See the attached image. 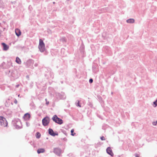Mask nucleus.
Returning a JSON list of instances; mask_svg holds the SVG:
<instances>
[{"instance_id":"obj_43","label":"nucleus","mask_w":157,"mask_h":157,"mask_svg":"<svg viewBox=\"0 0 157 157\" xmlns=\"http://www.w3.org/2000/svg\"><path fill=\"white\" fill-rule=\"evenodd\" d=\"M26 78L28 79V80H29V75H27L26 76Z\"/></svg>"},{"instance_id":"obj_47","label":"nucleus","mask_w":157,"mask_h":157,"mask_svg":"<svg viewBox=\"0 0 157 157\" xmlns=\"http://www.w3.org/2000/svg\"><path fill=\"white\" fill-rule=\"evenodd\" d=\"M16 1L13 2H11V3L12 4H15L16 3Z\"/></svg>"},{"instance_id":"obj_61","label":"nucleus","mask_w":157,"mask_h":157,"mask_svg":"<svg viewBox=\"0 0 157 157\" xmlns=\"http://www.w3.org/2000/svg\"><path fill=\"white\" fill-rule=\"evenodd\" d=\"M46 139L47 140H48V137H47V138H46Z\"/></svg>"},{"instance_id":"obj_30","label":"nucleus","mask_w":157,"mask_h":157,"mask_svg":"<svg viewBox=\"0 0 157 157\" xmlns=\"http://www.w3.org/2000/svg\"><path fill=\"white\" fill-rule=\"evenodd\" d=\"M6 63L4 62H3L0 65V67L3 69H4V68L3 67V66Z\"/></svg>"},{"instance_id":"obj_59","label":"nucleus","mask_w":157,"mask_h":157,"mask_svg":"<svg viewBox=\"0 0 157 157\" xmlns=\"http://www.w3.org/2000/svg\"><path fill=\"white\" fill-rule=\"evenodd\" d=\"M38 126H40V124H38Z\"/></svg>"},{"instance_id":"obj_26","label":"nucleus","mask_w":157,"mask_h":157,"mask_svg":"<svg viewBox=\"0 0 157 157\" xmlns=\"http://www.w3.org/2000/svg\"><path fill=\"white\" fill-rule=\"evenodd\" d=\"M30 105L31 106H32L33 107V108L35 109L36 108V106H35V105L33 103V101H32L30 104Z\"/></svg>"},{"instance_id":"obj_39","label":"nucleus","mask_w":157,"mask_h":157,"mask_svg":"<svg viewBox=\"0 0 157 157\" xmlns=\"http://www.w3.org/2000/svg\"><path fill=\"white\" fill-rule=\"evenodd\" d=\"M26 124L27 127H29L30 125V124L28 122H26Z\"/></svg>"},{"instance_id":"obj_63","label":"nucleus","mask_w":157,"mask_h":157,"mask_svg":"<svg viewBox=\"0 0 157 157\" xmlns=\"http://www.w3.org/2000/svg\"><path fill=\"white\" fill-rule=\"evenodd\" d=\"M10 70H9V73H10Z\"/></svg>"},{"instance_id":"obj_35","label":"nucleus","mask_w":157,"mask_h":157,"mask_svg":"<svg viewBox=\"0 0 157 157\" xmlns=\"http://www.w3.org/2000/svg\"><path fill=\"white\" fill-rule=\"evenodd\" d=\"M152 124L154 126H156L157 125V120L155 121H153L152 123Z\"/></svg>"},{"instance_id":"obj_60","label":"nucleus","mask_w":157,"mask_h":157,"mask_svg":"<svg viewBox=\"0 0 157 157\" xmlns=\"http://www.w3.org/2000/svg\"><path fill=\"white\" fill-rule=\"evenodd\" d=\"M3 28V29L4 31V29H6L5 28H3H3Z\"/></svg>"},{"instance_id":"obj_2","label":"nucleus","mask_w":157,"mask_h":157,"mask_svg":"<svg viewBox=\"0 0 157 157\" xmlns=\"http://www.w3.org/2000/svg\"><path fill=\"white\" fill-rule=\"evenodd\" d=\"M52 119L53 121L60 125L63 124V120L58 117L56 114L54 115L53 116Z\"/></svg>"},{"instance_id":"obj_53","label":"nucleus","mask_w":157,"mask_h":157,"mask_svg":"<svg viewBox=\"0 0 157 157\" xmlns=\"http://www.w3.org/2000/svg\"><path fill=\"white\" fill-rule=\"evenodd\" d=\"M63 50H64V48H61V50L62 51Z\"/></svg>"},{"instance_id":"obj_19","label":"nucleus","mask_w":157,"mask_h":157,"mask_svg":"<svg viewBox=\"0 0 157 157\" xmlns=\"http://www.w3.org/2000/svg\"><path fill=\"white\" fill-rule=\"evenodd\" d=\"M97 96L98 98V100L101 104L104 103V101L103 100L102 98L100 95H98Z\"/></svg>"},{"instance_id":"obj_36","label":"nucleus","mask_w":157,"mask_h":157,"mask_svg":"<svg viewBox=\"0 0 157 157\" xmlns=\"http://www.w3.org/2000/svg\"><path fill=\"white\" fill-rule=\"evenodd\" d=\"M100 139L101 140H105V138L103 136H101L100 137Z\"/></svg>"},{"instance_id":"obj_8","label":"nucleus","mask_w":157,"mask_h":157,"mask_svg":"<svg viewBox=\"0 0 157 157\" xmlns=\"http://www.w3.org/2000/svg\"><path fill=\"white\" fill-rule=\"evenodd\" d=\"M44 76L47 79L53 78V73L50 70H47L46 71H45Z\"/></svg>"},{"instance_id":"obj_5","label":"nucleus","mask_w":157,"mask_h":157,"mask_svg":"<svg viewBox=\"0 0 157 157\" xmlns=\"http://www.w3.org/2000/svg\"><path fill=\"white\" fill-rule=\"evenodd\" d=\"M79 50L82 57V58L85 57L86 56V52L85 50V46L83 42H82V43L80 45Z\"/></svg>"},{"instance_id":"obj_32","label":"nucleus","mask_w":157,"mask_h":157,"mask_svg":"<svg viewBox=\"0 0 157 157\" xmlns=\"http://www.w3.org/2000/svg\"><path fill=\"white\" fill-rule=\"evenodd\" d=\"M93 82V79L92 78H90L89 80V82L90 84H92Z\"/></svg>"},{"instance_id":"obj_25","label":"nucleus","mask_w":157,"mask_h":157,"mask_svg":"<svg viewBox=\"0 0 157 157\" xmlns=\"http://www.w3.org/2000/svg\"><path fill=\"white\" fill-rule=\"evenodd\" d=\"M74 129L73 128L71 131V135L72 136H74L76 133L74 132Z\"/></svg>"},{"instance_id":"obj_3","label":"nucleus","mask_w":157,"mask_h":157,"mask_svg":"<svg viewBox=\"0 0 157 157\" xmlns=\"http://www.w3.org/2000/svg\"><path fill=\"white\" fill-rule=\"evenodd\" d=\"M38 48L40 51L42 52L45 50V44L43 40L41 39H39V43L38 46Z\"/></svg>"},{"instance_id":"obj_10","label":"nucleus","mask_w":157,"mask_h":157,"mask_svg":"<svg viewBox=\"0 0 157 157\" xmlns=\"http://www.w3.org/2000/svg\"><path fill=\"white\" fill-rule=\"evenodd\" d=\"M48 133L49 135L53 137L58 136L59 134L57 131L54 132L53 130L51 128H49L48 129Z\"/></svg>"},{"instance_id":"obj_31","label":"nucleus","mask_w":157,"mask_h":157,"mask_svg":"<svg viewBox=\"0 0 157 157\" xmlns=\"http://www.w3.org/2000/svg\"><path fill=\"white\" fill-rule=\"evenodd\" d=\"M88 105L89 106H90L91 108H93V104L92 103L89 101L88 103Z\"/></svg>"},{"instance_id":"obj_50","label":"nucleus","mask_w":157,"mask_h":157,"mask_svg":"<svg viewBox=\"0 0 157 157\" xmlns=\"http://www.w3.org/2000/svg\"><path fill=\"white\" fill-rule=\"evenodd\" d=\"M1 23H0V28H3V27L1 26Z\"/></svg>"},{"instance_id":"obj_16","label":"nucleus","mask_w":157,"mask_h":157,"mask_svg":"<svg viewBox=\"0 0 157 157\" xmlns=\"http://www.w3.org/2000/svg\"><path fill=\"white\" fill-rule=\"evenodd\" d=\"M59 41L62 42L63 44H64L67 42V40L66 37L63 36L60 37Z\"/></svg>"},{"instance_id":"obj_21","label":"nucleus","mask_w":157,"mask_h":157,"mask_svg":"<svg viewBox=\"0 0 157 157\" xmlns=\"http://www.w3.org/2000/svg\"><path fill=\"white\" fill-rule=\"evenodd\" d=\"M135 20L133 18H129L126 20V22L128 23H133L135 22Z\"/></svg>"},{"instance_id":"obj_56","label":"nucleus","mask_w":157,"mask_h":157,"mask_svg":"<svg viewBox=\"0 0 157 157\" xmlns=\"http://www.w3.org/2000/svg\"><path fill=\"white\" fill-rule=\"evenodd\" d=\"M17 124L19 125V124H20V123H17Z\"/></svg>"},{"instance_id":"obj_58","label":"nucleus","mask_w":157,"mask_h":157,"mask_svg":"<svg viewBox=\"0 0 157 157\" xmlns=\"http://www.w3.org/2000/svg\"><path fill=\"white\" fill-rule=\"evenodd\" d=\"M55 3L56 2H53V4H55Z\"/></svg>"},{"instance_id":"obj_37","label":"nucleus","mask_w":157,"mask_h":157,"mask_svg":"<svg viewBox=\"0 0 157 157\" xmlns=\"http://www.w3.org/2000/svg\"><path fill=\"white\" fill-rule=\"evenodd\" d=\"M5 106L6 107H9V104H8V103H7V101H6V103H5Z\"/></svg>"},{"instance_id":"obj_1","label":"nucleus","mask_w":157,"mask_h":157,"mask_svg":"<svg viewBox=\"0 0 157 157\" xmlns=\"http://www.w3.org/2000/svg\"><path fill=\"white\" fill-rule=\"evenodd\" d=\"M12 124L17 129H19L22 128L21 122L19 118L14 119L12 121Z\"/></svg>"},{"instance_id":"obj_45","label":"nucleus","mask_w":157,"mask_h":157,"mask_svg":"<svg viewBox=\"0 0 157 157\" xmlns=\"http://www.w3.org/2000/svg\"><path fill=\"white\" fill-rule=\"evenodd\" d=\"M97 116H98V117H99V118H101V116L100 115L98 114V115H97Z\"/></svg>"},{"instance_id":"obj_42","label":"nucleus","mask_w":157,"mask_h":157,"mask_svg":"<svg viewBox=\"0 0 157 157\" xmlns=\"http://www.w3.org/2000/svg\"><path fill=\"white\" fill-rule=\"evenodd\" d=\"M49 103V102L48 101L46 102L45 104L46 105H48Z\"/></svg>"},{"instance_id":"obj_22","label":"nucleus","mask_w":157,"mask_h":157,"mask_svg":"<svg viewBox=\"0 0 157 157\" xmlns=\"http://www.w3.org/2000/svg\"><path fill=\"white\" fill-rule=\"evenodd\" d=\"M75 105L76 106L78 107H81V104L80 103V101L77 100L76 102H75Z\"/></svg>"},{"instance_id":"obj_14","label":"nucleus","mask_w":157,"mask_h":157,"mask_svg":"<svg viewBox=\"0 0 157 157\" xmlns=\"http://www.w3.org/2000/svg\"><path fill=\"white\" fill-rule=\"evenodd\" d=\"M106 153L109 155H110L111 157H113L114 155L113 153V152L111 148L110 147H107L106 149Z\"/></svg>"},{"instance_id":"obj_62","label":"nucleus","mask_w":157,"mask_h":157,"mask_svg":"<svg viewBox=\"0 0 157 157\" xmlns=\"http://www.w3.org/2000/svg\"><path fill=\"white\" fill-rule=\"evenodd\" d=\"M111 94H113V92H111Z\"/></svg>"},{"instance_id":"obj_54","label":"nucleus","mask_w":157,"mask_h":157,"mask_svg":"<svg viewBox=\"0 0 157 157\" xmlns=\"http://www.w3.org/2000/svg\"><path fill=\"white\" fill-rule=\"evenodd\" d=\"M42 107V106H40V107H39V108H40V109H41Z\"/></svg>"},{"instance_id":"obj_41","label":"nucleus","mask_w":157,"mask_h":157,"mask_svg":"<svg viewBox=\"0 0 157 157\" xmlns=\"http://www.w3.org/2000/svg\"><path fill=\"white\" fill-rule=\"evenodd\" d=\"M62 140H63V141H67V139L66 137H64L62 139Z\"/></svg>"},{"instance_id":"obj_48","label":"nucleus","mask_w":157,"mask_h":157,"mask_svg":"<svg viewBox=\"0 0 157 157\" xmlns=\"http://www.w3.org/2000/svg\"><path fill=\"white\" fill-rule=\"evenodd\" d=\"M10 64V65L11 66L13 67V65H12V62H10L9 63Z\"/></svg>"},{"instance_id":"obj_20","label":"nucleus","mask_w":157,"mask_h":157,"mask_svg":"<svg viewBox=\"0 0 157 157\" xmlns=\"http://www.w3.org/2000/svg\"><path fill=\"white\" fill-rule=\"evenodd\" d=\"M45 150L44 148H38L37 151V153L38 154H40L41 153H43L45 152Z\"/></svg>"},{"instance_id":"obj_18","label":"nucleus","mask_w":157,"mask_h":157,"mask_svg":"<svg viewBox=\"0 0 157 157\" xmlns=\"http://www.w3.org/2000/svg\"><path fill=\"white\" fill-rule=\"evenodd\" d=\"M15 33L16 35L19 37L21 34V32L18 28H16L15 29Z\"/></svg>"},{"instance_id":"obj_52","label":"nucleus","mask_w":157,"mask_h":157,"mask_svg":"<svg viewBox=\"0 0 157 157\" xmlns=\"http://www.w3.org/2000/svg\"><path fill=\"white\" fill-rule=\"evenodd\" d=\"M70 105L69 104L68 105H67V107H70Z\"/></svg>"},{"instance_id":"obj_49","label":"nucleus","mask_w":157,"mask_h":157,"mask_svg":"<svg viewBox=\"0 0 157 157\" xmlns=\"http://www.w3.org/2000/svg\"><path fill=\"white\" fill-rule=\"evenodd\" d=\"M38 66V64L37 63H36L34 64V66L35 67H37Z\"/></svg>"},{"instance_id":"obj_6","label":"nucleus","mask_w":157,"mask_h":157,"mask_svg":"<svg viewBox=\"0 0 157 157\" xmlns=\"http://www.w3.org/2000/svg\"><path fill=\"white\" fill-rule=\"evenodd\" d=\"M34 61L32 59H29L25 63L26 67L33 69V65L34 63Z\"/></svg>"},{"instance_id":"obj_7","label":"nucleus","mask_w":157,"mask_h":157,"mask_svg":"<svg viewBox=\"0 0 157 157\" xmlns=\"http://www.w3.org/2000/svg\"><path fill=\"white\" fill-rule=\"evenodd\" d=\"M92 70L93 72L94 73H96L99 71V67L98 65L93 62L92 65Z\"/></svg>"},{"instance_id":"obj_38","label":"nucleus","mask_w":157,"mask_h":157,"mask_svg":"<svg viewBox=\"0 0 157 157\" xmlns=\"http://www.w3.org/2000/svg\"><path fill=\"white\" fill-rule=\"evenodd\" d=\"M135 157H140V155L137 153H135Z\"/></svg>"},{"instance_id":"obj_34","label":"nucleus","mask_w":157,"mask_h":157,"mask_svg":"<svg viewBox=\"0 0 157 157\" xmlns=\"http://www.w3.org/2000/svg\"><path fill=\"white\" fill-rule=\"evenodd\" d=\"M17 47L19 48H21V49H23L25 47V46H20V45H19L18 46H17Z\"/></svg>"},{"instance_id":"obj_17","label":"nucleus","mask_w":157,"mask_h":157,"mask_svg":"<svg viewBox=\"0 0 157 157\" xmlns=\"http://www.w3.org/2000/svg\"><path fill=\"white\" fill-rule=\"evenodd\" d=\"M2 121H0V124L1 126H4V127H7L8 123L6 121V119L5 118V120L3 119Z\"/></svg>"},{"instance_id":"obj_64","label":"nucleus","mask_w":157,"mask_h":157,"mask_svg":"<svg viewBox=\"0 0 157 157\" xmlns=\"http://www.w3.org/2000/svg\"><path fill=\"white\" fill-rule=\"evenodd\" d=\"M107 48H108V50H109V47H107Z\"/></svg>"},{"instance_id":"obj_28","label":"nucleus","mask_w":157,"mask_h":157,"mask_svg":"<svg viewBox=\"0 0 157 157\" xmlns=\"http://www.w3.org/2000/svg\"><path fill=\"white\" fill-rule=\"evenodd\" d=\"M61 131L63 132L64 134H65L67 136V134L66 132V131L63 129H60Z\"/></svg>"},{"instance_id":"obj_29","label":"nucleus","mask_w":157,"mask_h":157,"mask_svg":"<svg viewBox=\"0 0 157 157\" xmlns=\"http://www.w3.org/2000/svg\"><path fill=\"white\" fill-rule=\"evenodd\" d=\"M43 52L44 53V54L45 55H47L48 54L49 52H48V51L47 50V49L45 48V50Z\"/></svg>"},{"instance_id":"obj_13","label":"nucleus","mask_w":157,"mask_h":157,"mask_svg":"<svg viewBox=\"0 0 157 157\" xmlns=\"http://www.w3.org/2000/svg\"><path fill=\"white\" fill-rule=\"evenodd\" d=\"M2 50L4 51H7L9 48V46L6 43L2 42L1 43Z\"/></svg>"},{"instance_id":"obj_12","label":"nucleus","mask_w":157,"mask_h":157,"mask_svg":"<svg viewBox=\"0 0 157 157\" xmlns=\"http://www.w3.org/2000/svg\"><path fill=\"white\" fill-rule=\"evenodd\" d=\"M31 117L30 113H27L24 114L22 118L25 121H27L30 119Z\"/></svg>"},{"instance_id":"obj_44","label":"nucleus","mask_w":157,"mask_h":157,"mask_svg":"<svg viewBox=\"0 0 157 157\" xmlns=\"http://www.w3.org/2000/svg\"><path fill=\"white\" fill-rule=\"evenodd\" d=\"M2 32V30L1 28H0V36H1V34Z\"/></svg>"},{"instance_id":"obj_24","label":"nucleus","mask_w":157,"mask_h":157,"mask_svg":"<svg viewBox=\"0 0 157 157\" xmlns=\"http://www.w3.org/2000/svg\"><path fill=\"white\" fill-rule=\"evenodd\" d=\"M41 135L40 133L39 132H36L35 134V136L37 139H39L41 137Z\"/></svg>"},{"instance_id":"obj_40","label":"nucleus","mask_w":157,"mask_h":157,"mask_svg":"<svg viewBox=\"0 0 157 157\" xmlns=\"http://www.w3.org/2000/svg\"><path fill=\"white\" fill-rule=\"evenodd\" d=\"M14 103H15V104H17V100L16 99H14Z\"/></svg>"},{"instance_id":"obj_33","label":"nucleus","mask_w":157,"mask_h":157,"mask_svg":"<svg viewBox=\"0 0 157 157\" xmlns=\"http://www.w3.org/2000/svg\"><path fill=\"white\" fill-rule=\"evenodd\" d=\"M3 119L5 120V118L3 116H0V121H2Z\"/></svg>"},{"instance_id":"obj_9","label":"nucleus","mask_w":157,"mask_h":157,"mask_svg":"<svg viewBox=\"0 0 157 157\" xmlns=\"http://www.w3.org/2000/svg\"><path fill=\"white\" fill-rule=\"evenodd\" d=\"M56 95L57 96V98L59 99H65L66 97L64 93L63 92H62L61 93H56Z\"/></svg>"},{"instance_id":"obj_11","label":"nucleus","mask_w":157,"mask_h":157,"mask_svg":"<svg viewBox=\"0 0 157 157\" xmlns=\"http://www.w3.org/2000/svg\"><path fill=\"white\" fill-rule=\"evenodd\" d=\"M53 152L56 155L60 156L62 152V150L59 147L54 148L53 149Z\"/></svg>"},{"instance_id":"obj_55","label":"nucleus","mask_w":157,"mask_h":157,"mask_svg":"<svg viewBox=\"0 0 157 157\" xmlns=\"http://www.w3.org/2000/svg\"><path fill=\"white\" fill-rule=\"evenodd\" d=\"M11 104L12 105H13V103L12 102H11Z\"/></svg>"},{"instance_id":"obj_15","label":"nucleus","mask_w":157,"mask_h":157,"mask_svg":"<svg viewBox=\"0 0 157 157\" xmlns=\"http://www.w3.org/2000/svg\"><path fill=\"white\" fill-rule=\"evenodd\" d=\"M17 72H15L13 70L11 73V76L16 79L18 78V76L17 75Z\"/></svg>"},{"instance_id":"obj_4","label":"nucleus","mask_w":157,"mask_h":157,"mask_svg":"<svg viewBox=\"0 0 157 157\" xmlns=\"http://www.w3.org/2000/svg\"><path fill=\"white\" fill-rule=\"evenodd\" d=\"M50 120V118L49 117L46 116L43 118L42 122V125L44 127L48 125Z\"/></svg>"},{"instance_id":"obj_27","label":"nucleus","mask_w":157,"mask_h":157,"mask_svg":"<svg viewBox=\"0 0 157 157\" xmlns=\"http://www.w3.org/2000/svg\"><path fill=\"white\" fill-rule=\"evenodd\" d=\"M153 106L154 107H155L157 106V99L155 100L153 102Z\"/></svg>"},{"instance_id":"obj_51","label":"nucleus","mask_w":157,"mask_h":157,"mask_svg":"<svg viewBox=\"0 0 157 157\" xmlns=\"http://www.w3.org/2000/svg\"><path fill=\"white\" fill-rule=\"evenodd\" d=\"M64 110L65 112H67V111L68 110H67V109H64Z\"/></svg>"},{"instance_id":"obj_57","label":"nucleus","mask_w":157,"mask_h":157,"mask_svg":"<svg viewBox=\"0 0 157 157\" xmlns=\"http://www.w3.org/2000/svg\"><path fill=\"white\" fill-rule=\"evenodd\" d=\"M45 100L46 101V102L47 101H48L47 100V98H46L45 99Z\"/></svg>"},{"instance_id":"obj_23","label":"nucleus","mask_w":157,"mask_h":157,"mask_svg":"<svg viewBox=\"0 0 157 157\" xmlns=\"http://www.w3.org/2000/svg\"><path fill=\"white\" fill-rule=\"evenodd\" d=\"M15 62L16 63L18 64H21V60L17 56L16 58Z\"/></svg>"},{"instance_id":"obj_46","label":"nucleus","mask_w":157,"mask_h":157,"mask_svg":"<svg viewBox=\"0 0 157 157\" xmlns=\"http://www.w3.org/2000/svg\"><path fill=\"white\" fill-rule=\"evenodd\" d=\"M19 86V84H17L16 85V87L18 88Z\"/></svg>"}]
</instances>
